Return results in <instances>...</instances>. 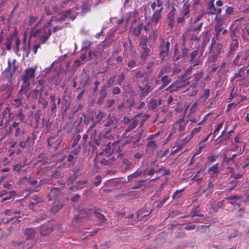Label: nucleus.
<instances>
[{
	"label": "nucleus",
	"instance_id": "nucleus-1",
	"mask_svg": "<svg viewBox=\"0 0 249 249\" xmlns=\"http://www.w3.org/2000/svg\"><path fill=\"white\" fill-rule=\"evenodd\" d=\"M25 132L21 130L19 127L16 128L15 136L17 138V140L19 141L18 145L22 148H31L35 143V141L36 139V135L35 133H32L25 139H24L23 135Z\"/></svg>",
	"mask_w": 249,
	"mask_h": 249
},
{
	"label": "nucleus",
	"instance_id": "nucleus-2",
	"mask_svg": "<svg viewBox=\"0 0 249 249\" xmlns=\"http://www.w3.org/2000/svg\"><path fill=\"white\" fill-rule=\"evenodd\" d=\"M51 35L52 30L51 29H47L42 27L36 30L32 29L31 31L30 38L37 37L39 43L44 44L48 40Z\"/></svg>",
	"mask_w": 249,
	"mask_h": 249
},
{
	"label": "nucleus",
	"instance_id": "nucleus-3",
	"mask_svg": "<svg viewBox=\"0 0 249 249\" xmlns=\"http://www.w3.org/2000/svg\"><path fill=\"white\" fill-rule=\"evenodd\" d=\"M36 70V67H31L24 70L21 76V80L23 81L21 85L29 88L30 81L35 78Z\"/></svg>",
	"mask_w": 249,
	"mask_h": 249
},
{
	"label": "nucleus",
	"instance_id": "nucleus-4",
	"mask_svg": "<svg viewBox=\"0 0 249 249\" xmlns=\"http://www.w3.org/2000/svg\"><path fill=\"white\" fill-rule=\"evenodd\" d=\"M91 215V209L85 208L80 210L73 218V222L77 224L86 222L89 220Z\"/></svg>",
	"mask_w": 249,
	"mask_h": 249
},
{
	"label": "nucleus",
	"instance_id": "nucleus-5",
	"mask_svg": "<svg viewBox=\"0 0 249 249\" xmlns=\"http://www.w3.org/2000/svg\"><path fill=\"white\" fill-rule=\"evenodd\" d=\"M134 173L127 177L128 181L129 182L132 183V189H138L142 188L143 186V183L146 182L148 179L150 178H142L140 179V178L142 177L141 176H133Z\"/></svg>",
	"mask_w": 249,
	"mask_h": 249
},
{
	"label": "nucleus",
	"instance_id": "nucleus-6",
	"mask_svg": "<svg viewBox=\"0 0 249 249\" xmlns=\"http://www.w3.org/2000/svg\"><path fill=\"white\" fill-rule=\"evenodd\" d=\"M161 41L160 43L159 48V55L163 60L165 57L168 56L170 53V48L171 43H172V40H165L161 38Z\"/></svg>",
	"mask_w": 249,
	"mask_h": 249
},
{
	"label": "nucleus",
	"instance_id": "nucleus-7",
	"mask_svg": "<svg viewBox=\"0 0 249 249\" xmlns=\"http://www.w3.org/2000/svg\"><path fill=\"white\" fill-rule=\"evenodd\" d=\"M14 119V114L11 111V107L9 106H7L2 110L0 116V125L3 124L7 125L9 122Z\"/></svg>",
	"mask_w": 249,
	"mask_h": 249
},
{
	"label": "nucleus",
	"instance_id": "nucleus-8",
	"mask_svg": "<svg viewBox=\"0 0 249 249\" xmlns=\"http://www.w3.org/2000/svg\"><path fill=\"white\" fill-rule=\"evenodd\" d=\"M155 163V161L154 162ZM156 164L153 163V165L151 167H148L145 169H142L141 168L138 169L136 172H134V176H141L142 177L146 176H151L155 173H157Z\"/></svg>",
	"mask_w": 249,
	"mask_h": 249
},
{
	"label": "nucleus",
	"instance_id": "nucleus-9",
	"mask_svg": "<svg viewBox=\"0 0 249 249\" xmlns=\"http://www.w3.org/2000/svg\"><path fill=\"white\" fill-rule=\"evenodd\" d=\"M43 201V198L42 197L34 195L31 198L28 207L29 209L33 211L37 212L41 207Z\"/></svg>",
	"mask_w": 249,
	"mask_h": 249
},
{
	"label": "nucleus",
	"instance_id": "nucleus-10",
	"mask_svg": "<svg viewBox=\"0 0 249 249\" xmlns=\"http://www.w3.org/2000/svg\"><path fill=\"white\" fill-rule=\"evenodd\" d=\"M233 79L237 82L246 83L248 81L247 69L245 67L240 68L237 72H236L233 76Z\"/></svg>",
	"mask_w": 249,
	"mask_h": 249
},
{
	"label": "nucleus",
	"instance_id": "nucleus-11",
	"mask_svg": "<svg viewBox=\"0 0 249 249\" xmlns=\"http://www.w3.org/2000/svg\"><path fill=\"white\" fill-rule=\"evenodd\" d=\"M118 123L116 118L109 114L106 118L104 122V126L106 127H111L110 129L108 128L107 130V132L109 133L110 132L112 129L115 130L118 128Z\"/></svg>",
	"mask_w": 249,
	"mask_h": 249
},
{
	"label": "nucleus",
	"instance_id": "nucleus-12",
	"mask_svg": "<svg viewBox=\"0 0 249 249\" xmlns=\"http://www.w3.org/2000/svg\"><path fill=\"white\" fill-rule=\"evenodd\" d=\"M142 84H143V86L140 85L138 86L139 89L141 91L140 96V97H144L147 96L153 90V88L149 84L147 80L144 79L142 82Z\"/></svg>",
	"mask_w": 249,
	"mask_h": 249
},
{
	"label": "nucleus",
	"instance_id": "nucleus-13",
	"mask_svg": "<svg viewBox=\"0 0 249 249\" xmlns=\"http://www.w3.org/2000/svg\"><path fill=\"white\" fill-rule=\"evenodd\" d=\"M177 13V10L174 6H172L171 10L167 15L168 21V27L170 29H173L175 27V16Z\"/></svg>",
	"mask_w": 249,
	"mask_h": 249
},
{
	"label": "nucleus",
	"instance_id": "nucleus-14",
	"mask_svg": "<svg viewBox=\"0 0 249 249\" xmlns=\"http://www.w3.org/2000/svg\"><path fill=\"white\" fill-rule=\"evenodd\" d=\"M39 230L41 235H47L53 231V225L50 221H48L41 225L39 228Z\"/></svg>",
	"mask_w": 249,
	"mask_h": 249
},
{
	"label": "nucleus",
	"instance_id": "nucleus-15",
	"mask_svg": "<svg viewBox=\"0 0 249 249\" xmlns=\"http://www.w3.org/2000/svg\"><path fill=\"white\" fill-rule=\"evenodd\" d=\"M242 196H230L227 197L226 199L227 200V202L234 206L235 208L237 206L238 208H239L241 206V204L242 202L243 201Z\"/></svg>",
	"mask_w": 249,
	"mask_h": 249
},
{
	"label": "nucleus",
	"instance_id": "nucleus-16",
	"mask_svg": "<svg viewBox=\"0 0 249 249\" xmlns=\"http://www.w3.org/2000/svg\"><path fill=\"white\" fill-rule=\"evenodd\" d=\"M222 23L221 22V19L219 18V19L217 20V22L215 23L214 30L215 32L214 36L212 38V43L211 45V47L212 48L213 44L215 43V40L214 38H215L216 39H217L219 37V36L220 35V32L223 30V28L222 27Z\"/></svg>",
	"mask_w": 249,
	"mask_h": 249
},
{
	"label": "nucleus",
	"instance_id": "nucleus-17",
	"mask_svg": "<svg viewBox=\"0 0 249 249\" xmlns=\"http://www.w3.org/2000/svg\"><path fill=\"white\" fill-rule=\"evenodd\" d=\"M198 51L195 50L190 53V59L189 63L193 66V67H195L200 64V60L198 56Z\"/></svg>",
	"mask_w": 249,
	"mask_h": 249
},
{
	"label": "nucleus",
	"instance_id": "nucleus-18",
	"mask_svg": "<svg viewBox=\"0 0 249 249\" xmlns=\"http://www.w3.org/2000/svg\"><path fill=\"white\" fill-rule=\"evenodd\" d=\"M222 50L223 44L222 43H219L215 45L211 56L213 62H215L217 60L218 56L221 53Z\"/></svg>",
	"mask_w": 249,
	"mask_h": 249
},
{
	"label": "nucleus",
	"instance_id": "nucleus-19",
	"mask_svg": "<svg viewBox=\"0 0 249 249\" xmlns=\"http://www.w3.org/2000/svg\"><path fill=\"white\" fill-rule=\"evenodd\" d=\"M95 116H93L91 118V121L92 122V124L91 125V127H94L96 124H99L103 118H105L106 116V114L99 110L97 113H94Z\"/></svg>",
	"mask_w": 249,
	"mask_h": 249
},
{
	"label": "nucleus",
	"instance_id": "nucleus-20",
	"mask_svg": "<svg viewBox=\"0 0 249 249\" xmlns=\"http://www.w3.org/2000/svg\"><path fill=\"white\" fill-rule=\"evenodd\" d=\"M49 99L50 100V112L51 114H56V100L57 96L54 93H51L49 95Z\"/></svg>",
	"mask_w": 249,
	"mask_h": 249
},
{
	"label": "nucleus",
	"instance_id": "nucleus-21",
	"mask_svg": "<svg viewBox=\"0 0 249 249\" xmlns=\"http://www.w3.org/2000/svg\"><path fill=\"white\" fill-rule=\"evenodd\" d=\"M107 94V86H102L99 90V97L97 101L96 104L98 105H102Z\"/></svg>",
	"mask_w": 249,
	"mask_h": 249
},
{
	"label": "nucleus",
	"instance_id": "nucleus-22",
	"mask_svg": "<svg viewBox=\"0 0 249 249\" xmlns=\"http://www.w3.org/2000/svg\"><path fill=\"white\" fill-rule=\"evenodd\" d=\"M239 46V43L237 39H233L232 40L230 44L229 45V49L227 54L228 58H231L233 57L234 51L237 49Z\"/></svg>",
	"mask_w": 249,
	"mask_h": 249
},
{
	"label": "nucleus",
	"instance_id": "nucleus-23",
	"mask_svg": "<svg viewBox=\"0 0 249 249\" xmlns=\"http://www.w3.org/2000/svg\"><path fill=\"white\" fill-rule=\"evenodd\" d=\"M48 158L45 153H40L37 157V160L34 163L35 167H40L48 163Z\"/></svg>",
	"mask_w": 249,
	"mask_h": 249
},
{
	"label": "nucleus",
	"instance_id": "nucleus-24",
	"mask_svg": "<svg viewBox=\"0 0 249 249\" xmlns=\"http://www.w3.org/2000/svg\"><path fill=\"white\" fill-rule=\"evenodd\" d=\"M185 86L180 80H177L175 82L172 83L167 89L166 90L170 92H173L178 90L179 89Z\"/></svg>",
	"mask_w": 249,
	"mask_h": 249
},
{
	"label": "nucleus",
	"instance_id": "nucleus-25",
	"mask_svg": "<svg viewBox=\"0 0 249 249\" xmlns=\"http://www.w3.org/2000/svg\"><path fill=\"white\" fill-rule=\"evenodd\" d=\"M111 142H109L104 148L103 151L99 153V155H103L104 157L109 158L113 153L114 147H111ZM112 147H114L113 143H111Z\"/></svg>",
	"mask_w": 249,
	"mask_h": 249
},
{
	"label": "nucleus",
	"instance_id": "nucleus-26",
	"mask_svg": "<svg viewBox=\"0 0 249 249\" xmlns=\"http://www.w3.org/2000/svg\"><path fill=\"white\" fill-rule=\"evenodd\" d=\"M14 74L11 72V65L10 61H8V67L3 72V78L8 81V83H12V76Z\"/></svg>",
	"mask_w": 249,
	"mask_h": 249
},
{
	"label": "nucleus",
	"instance_id": "nucleus-27",
	"mask_svg": "<svg viewBox=\"0 0 249 249\" xmlns=\"http://www.w3.org/2000/svg\"><path fill=\"white\" fill-rule=\"evenodd\" d=\"M100 211V209L96 208L95 207L91 208V213H94L96 217H97L100 222H105L107 220V219L103 214L101 213Z\"/></svg>",
	"mask_w": 249,
	"mask_h": 249
},
{
	"label": "nucleus",
	"instance_id": "nucleus-28",
	"mask_svg": "<svg viewBox=\"0 0 249 249\" xmlns=\"http://www.w3.org/2000/svg\"><path fill=\"white\" fill-rule=\"evenodd\" d=\"M12 83H8L6 84H3L0 86V91H6L5 94L6 97H9L13 92Z\"/></svg>",
	"mask_w": 249,
	"mask_h": 249
},
{
	"label": "nucleus",
	"instance_id": "nucleus-29",
	"mask_svg": "<svg viewBox=\"0 0 249 249\" xmlns=\"http://www.w3.org/2000/svg\"><path fill=\"white\" fill-rule=\"evenodd\" d=\"M150 46L140 48V52L141 54V59L142 60H146L147 57L150 56L151 54Z\"/></svg>",
	"mask_w": 249,
	"mask_h": 249
},
{
	"label": "nucleus",
	"instance_id": "nucleus-30",
	"mask_svg": "<svg viewBox=\"0 0 249 249\" xmlns=\"http://www.w3.org/2000/svg\"><path fill=\"white\" fill-rule=\"evenodd\" d=\"M4 213L5 215H7L8 216H11V217H7L6 218H5L6 221L4 222V223H8L10 221L12 220L13 219H15V218H16L17 219H18V218L22 217L20 215H18V216L15 215L14 216L13 215V214H20V212H18V211L12 212L11 210H7L4 211Z\"/></svg>",
	"mask_w": 249,
	"mask_h": 249
},
{
	"label": "nucleus",
	"instance_id": "nucleus-31",
	"mask_svg": "<svg viewBox=\"0 0 249 249\" xmlns=\"http://www.w3.org/2000/svg\"><path fill=\"white\" fill-rule=\"evenodd\" d=\"M162 10L163 7H160V9L156 10L152 15L151 19L152 22L155 26L157 24L159 20L161 18V12Z\"/></svg>",
	"mask_w": 249,
	"mask_h": 249
},
{
	"label": "nucleus",
	"instance_id": "nucleus-32",
	"mask_svg": "<svg viewBox=\"0 0 249 249\" xmlns=\"http://www.w3.org/2000/svg\"><path fill=\"white\" fill-rule=\"evenodd\" d=\"M29 89V88L21 85V89L17 94V99H19L20 100L23 101L22 100L24 96H25L27 98H28L29 96V94H28V93Z\"/></svg>",
	"mask_w": 249,
	"mask_h": 249
},
{
	"label": "nucleus",
	"instance_id": "nucleus-33",
	"mask_svg": "<svg viewBox=\"0 0 249 249\" xmlns=\"http://www.w3.org/2000/svg\"><path fill=\"white\" fill-rule=\"evenodd\" d=\"M61 189L59 187H52L50 188V193L47 196L50 200H52L53 198L55 199V197L58 196L61 194Z\"/></svg>",
	"mask_w": 249,
	"mask_h": 249
},
{
	"label": "nucleus",
	"instance_id": "nucleus-34",
	"mask_svg": "<svg viewBox=\"0 0 249 249\" xmlns=\"http://www.w3.org/2000/svg\"><path fill=\"white\" fill-rule=\"evenodd\" d=\"M84 159H80L78 162L73 166L72 172L77 174H81L79 172L82 170L84 168Z\"/></svg>",
	"mask_w": 249,
	"mask_h": 249
},
{
	"label": "nucleus",
	"instance_id": "nucleus-35",
	"mask_svg": "<svg viewBox=\"0 0 249 249\" xmlns=\"http://www.w3.org/2000/svg\"><path fill=\"white\" fill-rule=\"evenodd\" d=\"M62 99L63 102L61 105V111L63 113H65L70 107L71 101H68V100L66 99L65 95L62 96Z\"/></svg>",
	"mask_w": 249,
	"mask_h": 249
},
{
	"label": "nucleus",
	"instance_id": "nucleus-36",
	"mask_svg": "<svg viewBox=\"0 0 249 249\" xmlns=\"http://www.w3.org/2000/svg\"><path fill=\"white\" fill-rule=\"evenodd\" d=\"M157 173L160 174L161 177L165 175H170L171 174L170 171L168 169H166V167L160 166L158 164H156Z\"/></svg>",
	"mask_w": 249,
	"mask_h": 249
},
{
	"label": "nucleus",
	"instance_id": "nucleus-37",
	"mask_svg": "<svg viewBox=\"0 0 249 249\" xmlns=\"http://www.w3.org/2000/svg\"><path fill=\"white\" fill-rule=\"evenodd\" d=\"M138 121L136 119H133L131 123L129 124L127 128L125 129L124 132L123 133V135L124 137L126 136V134L130 131L131 130H133L136 127V126L138 124Z\"/></svg>",
	"mask_w": 249,
	"mask_h": 249
},
{
	"label": "nucleus",
	"instance_id": "nucleus-38",
	"mask_svg": "<svg viewBox=\"0 0 249 249\" xmlns=\"http://www.w3.org/2000/svg\"><path fill=\"white\" fill-rule=\"evenodd\" d=\"M24 179L27 180V183L30 184L33 189L36 192L38 181L31 177H28L26 176L24 178Z\"/></svg>",
	"mask_w": 249,
	"mask_h": 249
},
{
	"label": "nucleus",
	"instance_id": "nucleus-39",
	"mask_svg": "<svg viewBox=\"0 0 249 249\" xmlns=\"http://www.w3.org/2000/svg\"><path fill=\"white\" fill-rule=\"evenodd\" d=\"M24 234L26 236L27 239H32L36 234V230L34 228H26L24 231Z\"/></svg>",
	"mask_w": 249,
	"mask_h": 249
},
{
	"label": "nucleus",
	"instance_id": "nucleus-40",
	"mask_svg": "<svg viewBox=\"0 0 249 249\" xmlns=\"http://www.w3.org/2000/svg\"><path fill=\"white\" fill-rule=\"evenodd\" d=\"M160 77L161 79L160 81L162 83V85L160 89H162V88L166 87L172 82L171 78L169 77L168 75H164Z\"/></svg>",
	"mask_w": 249,
	"mask_h": 249
},
{
	"label": "nucleus",
	"instance_id": "nucleus-41",
	"mask_svg": "<svg viewBox=\"0 0 249 249\" xmlns=\"http://www.w3.org/2000/svg\"><path fill=\"white\" fill-rule=\"evenodd\" d=\"M173 61L174 62H178L181 59V54L179 52L178 49V44H176L174 50V54L173 55Z\"/></svg>",
	"mask_w": 249,
	"mask_h": 249
},
{
	"label": "nucleus",
	"instance_id": "nucleus-42",
	"mask_svg": "<svg viewBox=\"0 0 249 249\" xmlns=\"http://www.w3.org/2000/svg\"><path fill=\"white\" fill-rule=\"evenodd\" d=\"M210 90L209 89H204L203 93L199 98L200 101L202 103H204L206 102L210 96Z\"/></svg>",
	"mask_w": 249,
	"mask_h": 249
},
{
	"label": "nucleus",
	"instance_id": "nucleus-43",
	"mask_svg": "<svg viewBox=\"0 0 249 249\" xmlns=\"http://www.w3.org/2000/svg\"><path fill=\"white\" fill-rule=\"evenodd\" d=\"M16 192L15 191H11L8 193H7L5 196H3L0 200L1 202L8 200H13L14 197L16 195Z\"/></svg>",
	"mask_w": 249,
	"mask_h": 249
},
{
	"label": "nucleus",
	"instance_id": "nucleus-44",
	"mask_svg": "<svg viewBox=\"0 0 249 249\" xmlns=\"http://www.w3.org/2000/svg\"><path fill=\"white\" fill-rule=\"evenodd\" d=\"M50 181L51 180L49 178H42V179H40L39 182H37L36 192L40 191L44 185L49 184Z\"/></svg>",
	"mask_w": 249,
	"mask_h": 249
},
{
	"label": "nucleus",
	"instance_id": "nucleus-45",
	"mask_svg": "<svg viewBox=\"0 0 249 249\" xmlns=\"http://www.w3.org/2000/svg\"><path fill=\"white\" fill-rule=\"evenodd\" d=\"M215 8L214 3L208 2L207 3V15H213L215 10Z\"/></svg>",
	"mask_w": 249,
	"mask_h": 249
},
{
	"label": "nucleus",
	"instance_id": "nucleus-46",
	"mask_svg": "<svg viewBox=\"0 0 249 249\" xmlns=\"http://www.w3.org/2000/svg\"><path fill=\"white\" fill-rule=\"evenodd\" d=\"M218 172L217 164L213 165L208 170V173L212 177L217 176Z\"/></svg>",
	"mask_w": 249,
	"mask_h": 249
},
{
	"label": "nucleus",
	"instance_id": "nucleus-47",
	"mask_svg": "<svg viewBox=\"0 0 249 249\" xmlns=\"http://www.w3.org/2000/svg\"><path fill=\"white\" fill-rule=\"evenodd\" d=\"M153 210L151 209L149 213L147 214H145L142 215L141 213L138 210L136 213V219L135 220L136 222L141 221L142 220V218L144 217H146L147 216H148L150 213H152Z\"/></svg>",
	"mask_w": 249,
	"mask_h": 249
},
{
	"label": "nucleus",
	"instance_id": "nucleus-48",
	"mask_svg": "<svg viewBox=\"0 0 249 249\" xmlns=\"http://www.w3.org/2000/svg\"><path fill=\"white\" fill-rule=\"evenodd\" d=\"M87 183V180H78L75 183V187L77 188V191L82 190L85 188Z\"/></svg>",
	"mask_w": 249,
	"mask_h": 249
},
{
	"label": "nucleus",
	"instance_id": "nucleus-49",
	"mask_svg": "<svg viewBox=\"0 0 249 249\" xmlns=\"http://www.w3.org/2000/svg\"><path fill=\"white\" fill-rule=\"evenodd\" d=\"M203 25V22H200L198 24V25L196 27H194L193 25H190L188 28V32H197L200 31L201 29V28Z\"/></svg>",
	"mask_w": 249,
	"mask_h": 249
},
{
	"label": "nucleus",
	"instance_id": "nucleus-50",
	"mask_svg": "<svg viewBox=\"0 0 249 249\" xmlns=\"http://www.w3.org/2000/svg\"><path fill=\"white\" fill-rule=\"evenodd\" d=\"M81 138V136L80 134H75L74 135L71 140V147H75L78 144Z\"/></svg>",
	"mask_w": 249,
	"mask_h": 249
},
{
	"label": "nucleus",
	"instance_id": "nucleus-51",
	"mask_svg": "<svg viewBox=\"0 0 249 249\" xmlns=\"http://www.w3.org/2000/svg\"><path fill=\"white\" fill-rule=\"evenodd\" d=\"M148 38L146 36H142L139 40V48L147 47Z\"/></svg>",
	"mask_w": 249,
	"mask_h": 249
},
{
	"label": "nucleus",
	"instance_id": "nucleus-52",
	"mask_svg": "<svg viewBox=\"0 0 249 249\" xmlns=\"http://www.w3.org/2000/svg\"><path fill=\"white\" fill-rule=\"evenodd\" d=\"M117 75H114L110 76L108 79L107 80V83L106 84H103L102 86H107V89L111 87L114 84L115 79L116 78Z\"/></svg>",
	"mask_w": 249,
	"mask_h": 249
},
{
	"label": "nucleus",
	"instance_id": "nucleus-53",
	"mask_svg": "<svg viewBox=\"0 0 249 249\" xmlns=\"http://www.w3.org/2000/svg\"><path fill=\"white\" fill-rule=\"evenodd\" d=\"M143 28V24L141 23L137 27H134L132 31V33L134 34L137 37L141 34L142 30Z\"/></svg>",
	"mask_w": 249,
	"mask_h": 249
},
{
	"label": "nucleus",
	"instance_id": "nucleus-54",
	"mask_svg": "<svg viewBox=\"0 0 249 249\" xmlns=\"http://www.w3.org/2000/svg\"><path fill=\"white\" fill-rule=\"evenodd\" d=\"M230 135L228 133L225 136L220 135L218 137L219 142H223L226 144H228L227 142L230 141Z\"/></svg>",
	"mask_w": 249,
	"mask_h": 249
},
{
	"label": "nucleus",
	"instance_id": "nucleus-55",
	"mask_svg": "<svg viewBox=\"0 0 249 249\" xmlns=\"http://www.w3.org/2000/svg\"><path fill=\"white\" fill-rule=\"evenodd\" d=\"M158 31L157 29L153 30L152 32L149 35L148 38L153 42H155L158 36Z\"/></svg>",
	"mask_w": 249,
	"mask_h": 249
},
{
	"label": "nucleus",
	"instance_id": "nucleus-56",
	"mask_svg": "<svg viewBox=\"0 0 249 249\" xmlns=\"http://www.w3.org/2000/svg\"><path fill=\"white\" fill-rule=\"evenodd\" d=\"M198 206L192 209L190 212V216L192 217L195 216H200L203 217V215L199 213V210L198 209Z\"/></svg>",
	"mask_w": 249,
	"mask_h": 249
},
{
	"label": "nucleus",
	"instance_id": "nucleus-57",
	"mask_svg": "<svg viewBox=\"0 0 249 249\" xmlns=\"http://www.w3.org/2000/svg\"><path fill=\"white\" fill-rule=\"evenodd\" d=\"M245 213V210L244 207H239V209L237 211L235 214V216L237 218H241L244 217Z\"/></svg>",
	"mask_w": 249,
	"mask_h": 249
},
{
	"label": "nucleus",
	"instance_id": "nucleus-58",
	"mask_svg": "<svg viewBox=\"0 0 249 249\" xmlns=\"http://www.w3.org/2000/svg\"><path fill=\"white\" fill-rule=\"evenodd\" d=\"M16 117V120L18 121L19 123L22 122L25 119V114L20 110L18 113L14 114V117Z\"/></svg>",
	"mask_w": 249,
	"mask_h": 249
},
{
	"label": "nucleus",
	"instance_id": "nucleus-59",
	"mask_svg": "<svg viewBox=\"0 0 249 249\" xmlns=\"http://www.w3.org/2000/svg\"><path fill=\"white\" fill-rule=\"evenodd\" d=\"M188 49L186 47L181 48V60L183 61L184 60L186 59L188 57Z\"/></svg>",
	"mask_w": 249,
	"mask_h": 249
},
{
	"label": "nucleus",
	"instance_id": "nucleus-60",
	"mask_svg": "<svg viewBox=\"0 0 249 249\" xmlns=\"http://www.w3.org/2000/svg\"><path fill=\"white\" fill-rule=\"evenodd\" d=\"M117 84L122 87L123 82L125 80V75L124 72H122L120 75H117Z\"/></svg>",
	"mask_w": 249,
	"mask_h": 249
},
{
	"label": "nucleus",
	"instance_id": "nucleus-61",
	"mask_svg": "<svg viewBox=\"0 0 249 249\" xmlns=\"http://www.w3.org/2000/svg\"><path fill=\"white\" fill-rule=\"evenodd\" d=\"M38 102L42 106L43 108H46L49 104V102L42 96H39Z\"/></svg>",
	"mask_w": 249,
	"mask_h": 249
},
{
	"label": "nucleus",
	"instance_id": "nucleus-62",
	"mask_svg": "<svg viewBox=\"0 0 249 249\" xmlns=\"http://www.w3.org/2000/svg\"><path fill=\"white\" fill-rule=\"evenodd\" d=\"M100 143L101 141L100 139L94 138V140L90 141L89 142V145L94 149L96 148L97 146H99Z\"/></svg>",
	"mask_w": 249,
	"mask_h": 249
},
{
	"label": "nucleus",
	"instance_id": "nucleus-63",
	"mask_svg": "<svg viewBox=\"0 0 249 249\" xmlns=\"http://www.w3.org/2000/svg\"><path fill=\"white\" fill-rule=\"evenodd\" d=\"M239 183H240L239 181L233 178L232 180H230L228 182V184H230L231 186L229 187V188H228L227 189L229 191L232 190Z\"/></svg>",
	"mask_w": 249,
	"mask_h": 249
},
{
	"label": "nucleus",
	"instance_id": "nucleus-64",
	"mask_svg": "<svg viewBox=\"0 0 249 249\" xmlns=\"http://www.w3.org/2000/svg\"><path fill=\"white\" fill-rule=\"evenodd\" d=\"M76 159L77 157L76 156L69 153L67 156V161L70 163L72 166L75 165Z\"/></svg>",
	"mask_w": 249,
	"mask_h": 249
}]
</instances>
